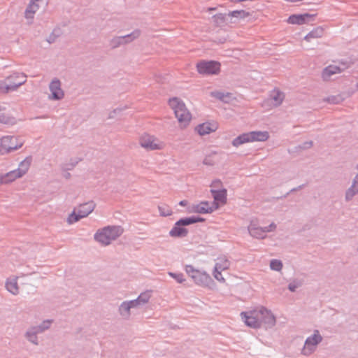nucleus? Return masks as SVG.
<instances>
[{
	"mask_svg": "<svg viewBox=\"0 0 358 358\" xmlns=\"http://www.w3.org/2000/svg\"><path fill=\"white\" fill-rule=\"evenodd\" d=\"M323 34V29L322 28H317L305 36V40L310 41L312 38H320Z\"/></svg>",
	"mask_w": 358,
	"mask_h": 358,
	"instance_id": "obj_27",
	"label": "nucleus"
},
{
	"mask_svg": "<svg viewBox=\"0 0 358 358\" xmlns=\"http://www.w3.org/2000/svg\"><path fill=\"white\" fill-rule=\"evenodd\" d=\"M357 193H358V175L356 176L352 187L346 193L347 199H351Z\"/></svg>",
	"mask_w": 358,
	"mask_h": 358,
	"instance_id": "obj_26",
	"label": "nucleus"
},
{
	"mask_svg": "<svg viewBox=\"0 0 358 358\" xmlns=\"http://www.w3.org/2000/svg\"><path fill=\"white\" fill-rule=\"evenodd\" d=\"M221 64L216 61H200L196 64V70L203 75H216L220 71Z\"/></svg>",
	"mask_w": 358,
	"mask_h": 358,
	"instance_id": "obj_9",
	"label": "nucleus"
},
{
	"mask_svg": "<svg viewBox=\"0 0 358 358\" xmlns=\"http://www.w3.org/2000/svg\"><path fill=\"white\" fill-rule=\"evenodd\" d=\"M217 161V153L215 151H208L204 155L203 164L206 166H212L215 165Z\"/></svg>",
	"mask_w": 358,
	"mask_h": 358,
	"instance_id": "obj_19",
	"label": "nucleus"
},
{
	"mask_svg": "<svg viewBox=\"0 0 358 358\" xmlns=\"http://www.w3.org/2000/svg\"><path fill=\"white\" fill-rule=\"evenodd\" d=\"M150 298V292H144L143 294H141L136 300H135L136 301H137V305L140 304V303H147L149 299Z\"/></svg>",
	"mask_w": 358,
	"mask_h": 358,
	"instance_id": "obj_34",
	"label": "nucleus"
},
{
	"mask_svg": "<svg viewBox=\"0 0 358 358\" xmlns=\"http://www.w3.org/2000/svg\"><path fill=\"white\" fill-rule=\"evenodd\" d=\"M138 36H139V32L134 31V33H132L130 35L119 38H118V40L120 41L119 43H127V42L131 41L134 38H137Z\"/></svg>",
	"mask_w": 358,
	"mask_h": 358,
	"instance_id": "obj_31",
	"label": "nucleus"
},
{
	"mask_svg": "<svg viewBox=\"0 0 358 358\" xmlns=\"http://www.w3.org/2000/svg\"><path fill=\"white\" fill-rule=\"evenodd\" d=\"M186 273L194 282L202 287H209L213 284V280L206 271L194 268L192 265H187L185 268Z\"/></svg>",
	"mask_w": 358,
	"mask_h": 358,
	"instance_id": "obj_6",
	"label": "nucleus"
},
{
	"mask_svg": "<svg viewBox=\"0 0 358 358\" xmlns=\"http://www.w3.org/2000/svg\"><path fill=\"white\" fill-rule=\"evenodd\" d=\"M204 221V219L201 217H186L178 220L175 226L170 231V235L173 237L185 236L187 234V230L182 226L189 225L191 224L200 222Z\"/></svg>",
	"mask_w": 358,
	"mask_h": 358,
	"instance_id": "obj_8",
	"label": "nucleus"
},
{
	"mask_svg": "<svg viewBox=\"0 0 358 358\" xmlns=\"http://www.w3.org/2000/svg\"><path fill=\"white\" fill-rule=\"evenodd\" d=\"M27 336L29 339V341H31V342L33 343H35V338H36V336L34 335V334H29V333L27 334Z\"/></svg>",
	"mask_w": 358,
	"mask_h": 358,
	"instance_id": "obj_39",
	"label": "nucleus"
},
{
	"mask_svg": "<svg viewBox=\"0 0 358 358\" xmlns=\"http://www.w3.org/2000/svg\"><path fill=\"white\" fill-rule=\"evenodd\" d=\"M51 92V98L53 99H60L64 96V92L60 87L59 80H52L50 85Z\"/></svg>",
	"mask_w": 358,
	"mask_h": 358,
	"instance_id": "obj_18",
	"label": "nucleus"
},
{
	"mask_svg": "<svg viewBox=\"0 0 358 358\" xmlns=\"http://www.w3.org/2000/svg\"><path fill=\"white\" fill-rule=\"evenodd\" d=\"M250 134L252 142L266 141L269 138V134L267 131H251Z\"/></svg>",
	"mask_w": 358,
	"mask_h": 358,
	"instance_id": "obj_23",
	"label": "nucleus"
},
{
	"mask_svg": "<svg viewBox=\"0 0 358 358\" xmlns=\"http://www.w3.org/2000/svg\"><path fill=\"white\" fill-rule=\"evenodd\" d=\"M315 15L309 13L294 14L287 19V22L289 24L301 25L308 23L313 20Z\"/></svg>",
	"mask_w": 358,
	"mask_h": 358,
	"instance_id": "obj_16",
	"label": "nucleus"
},
{
	"mask_svg": "<svg viewBox=\"0 0 358 358\" xmlns=\"http://www.w3.org/2000/svg\"><path fill=\"white\" fill-rule=\"evenodd\" d=\"M158 210L160 215L164 217L170 216L173 213L171 208L166 203H161L159 205Z\"/></svg>",
	"mask_w": 358,
	"mask_h": 358,
	"instance_id": "obj_25",
	"label": "nucleus"
},
{
	"mask_svg": "<svg viewBox=\"0 0 358 358\" xmlns=\"http://www.w3.org/2000/svg\"><path fill=\"white\" fill-rule=\"evenodd\" d=\"M321 341L322 337L319 334V332L316 331L312 336L306 339L302 350L303 354L307 356L312 354L315 351L317 345Z\"/></svg>",
	"mask_w": 358,
	"mask_h": 358,
	"instance_id": "obj_12",
	"label": "nucleus"
},
{
	"mask_svg": "<svg viewBox=\"0 0 358 358\" xmlns=\"http://www.w3.org/2000/svg\"><path fill=\"white\" fill-rule=\"evenodd\" d=\"M229 16L237 18H245L250 16V13L244 10H234L229 13Z\"/></svg>",
	"mask_w": 358,
	"mask_h": 358,
	"instance_id": "obj_29",
	"label": "nucleus"
},
{
	"mask_svg": "<svg viewBox=\"0 0 358 358\" xmlns=\"http://www.w3.org/2000/svg\"><path fill=\"white\" fill-rule=\"evenodd\" d=\"M285 99V94L278 88L272 90L269 92L268 98L262 103V107L265 110H270L280 106Z\"/></svg>",
	"mask_w": 358,
	"mask_h": 358,
	"instance_id": "obj_7",
	"label": "nucleus"
},
{
	"mask_svg": "<svg viewBox=\"0 0 358 358\" xmlns=\"http://www.w3.org/2000/svg\"><path fill=\"white\" fill-rule=\"evenodd\" d=\"M13 76L8 78V81L9 84L7 85L6 87V89L7 91L11 90H15L24 83V76H22L21 80L17 82H16V80L13 81Z\"/></svg>",
	"mask_w": 358,
	"mask_h": 358,
	"instance_id": "obj_24",
	"label": "nucleus"
},
{
	"mask_svg": "<svg viewBox=\"0 0 358 358\" xmlns=\"http://www.w3.org/2000/svg\"><path fill=\"white\" fill-rule=\"evenodd\" d=\"M270 266L273 270L280 271L282 268V265L280 261L274 259L271 262Z\"/></svg>",
	"mask_w": 358,
	"mask_h": 358,
	"instance_id": "obj_35",
	"label": "nucleus"
},
{
	"mask_svg": "<svg viewBox=\"0 0 358 358\" xmlns=\"http://www.w3.org/2000/svg\"><path fill=\"white\" fill-rule=\"evenodd\" d=\"M90 213V207L87 203L80 205L75 209L68 217V223L73 224L78 222L80 219L87 217Z\"/></svg>",
	"mask_w": 358,
	"mask_h": 358,
	"instance_id": "obj_13",
	"label": "nucleus"
},
{
	"mask_svg": "<svg viewBox=\"0 0 358 358\" xmlns=\"http://www.w3.org/2000/svg\"><path fill=\"white\" fill-rule=\"evenodd\" d=\"M9 120L8 117H6L4 115H0V122L7 124L8 123Z\"/></svg>",
	"mask_w": 358,
	"mask_h": 358,
	"instance_id": "obj_38",
	"label": "nucleus"
},
{
	"mask_svg": "<svg viewBox=\"0 0 358 358\" xmlns=\"http://www.w3.org/2000/svg\"><path fill=\"white\" fill-rule=\"evenodd\" d=\"M24 141L18 136H5L0 138V154L5 155L20 148Z\"/></svg>",
	"mask_w": 358,
	"mask_h": 358,
	"instance_id": "obj_5",
	"label": "nucleus"
},
{
	"mask_svg": "<svg viewBox=\"0 0 358 358\" xmlns=\"http://www.w3.org/2000/svg\"><path fill=\"white\" fill-rule=\"evenodd\" d=\"M213 196L214 201L212 203L213 206H217V209L220 206H223L227 203V190L222 189L220 191L213 190Z\"/></svg>",
	"mask_w": 358,
	"mask_h": 358,
	"instance_id": "obj_17",
	"label": "nucleus"
},
{
	"mask_svg": "<svg viewBox=\"0 0 358 358\" xmlns=\"http://www.w3.org/2000/svg\"><path fill=\"white\" fill-rule=\"evenodd\" d=\"M295 287H296L295 286H292V285H290L289 286V289H290L291 291H292V292H294V291L295 290Z\"/></svg>",
	"mask_w": 358,
	"mask_h": 358,
	"instance_id": "obj_41",
	"label": "nucleus"
},
{
	"mask_svg": "<svg viewBox=\"0 0 358 358\" xmlns=\"http://www.w3.org/2000/svg\"><path fill=\"white\" fill-rule=\"evenodd\" d=\"M241 317L245 325L253 329L272 327L276 319L272 312L264 306H257L252 310L242 312Z\"/></svg>",
	"mask_w": 358,
	"mask_h": 358,
	"instance_id": "obj_1",
	"label": "nucleus"
},
{
	"mask_svg": "<svg viewBox=\"0 0 358 358\" xmlns=\"http://www.w3.org/2000/svg\"><path fill=\"white\" fill-rule=\"evenodd\" d=\"M217 209V206H213L208 201H202L199 203L192 205L189 210V213H211Z\"/></svg>",
	"mask_w": 358,
	"mask_h": 358,
	"instance_id": "obj_15",
	"label": "nucleus"
},
{
	"mask_svg": "<svg viewBox=\"0 0 358 358\" xmlns=\"http://www.w3.org/2000/svg\"><path fill=\"white\" fill-rule=\"evenodd\" d=\"M230 262L225 257H220L215 260V264L213 271V277L220 282H224L225 279L222 272L229 269Z\"/></svg>",
	"mask_w": 358,
	"mask_h": 358,
	"instance_id": "obj_11",
	"label": "nucleus"
},
{
	"mask_svg": "<svg viewBox=\"0 0 358 358\" xmlns=\"http://www.w3.org/2000/svg\"><path fill=\"white\" fill-rule=\"evenodd\" d=\"M222 189H225L223 187L222 182L220 180H215L212 182L210 185V192L213 193V190L215 191H220Z\"/></svg>",
	"mask_w": 358,
	"mask_h": 358,
	"instance_id": "obj_32",
	"label": "nucleus"
},
{
	"mask_svg": "<svg viewBox=\"0 0 358 358\" xmlns=\"http://www.w3.org/2000/svg\"><path fill=\"white\" fill-rule=\"evenodd\" d=\"M137 306V301H131L129 302H124L120 306V312L122 315L128 314L131 308Z\"/></svg>",
	"mask_w": 358,
	"mask_h": 358,
	"instance_id": "obj_28",
	"label": "nucleus"
},
{
	"mask_svg": "<svg viewBox=\"0 0 358 358\" xmlns=\"http://www.w3.org/2000/svg\"><path fill=\"white\" fill-rule=\"evenodd\" d=\"M179 204L180 206H185L187 204V201L186 200H183V201H180Z\"/></svg>",
	"mask_w": 358,
	"mask_h": 358,
	"instance_id": "obj_40",
	"label": "nucleus"
},
{
	"mask_svg": "<svg viewBox=\"0 0 358 358\" xmlns=\"http://www.w3.org/2000/svg\"><path fill=\"white\" fill-rule=\"evenodd\" d=\"M29 167V162H22L17 169L10 171L3 176H1L0 184L11 182L17 178H21L27 172Z\"/></svg>",
	"mask_w": 358,
	"mask_h": 358,
	"instance_id": "obj_10",
	"label": "nucleus"
},
{
	"mask_svg": "<svg viewBox=\"0 0 358 358\" xmlns=\"http://www.w3.org/2000/svg\"><path fill=\"white\" fill-rule=\"evenodd\" d=\"M252 142V139L251 137L250 132H248L244 133L234 138L232 141V145L235 147H238L242 144Z\"/></svg>",
	"mask_w": 358,
	"mask_h": 358,
	"instance_id": "obj_20",
	"label": "nucleus"
},
{
	"mask_svg": "<svg viewBox=\"0 0 358 358\" xmlns=\"http://www.w3.org/2000/svg\"><path fill=\"white\" fill-rule=\"evenodd\" d=\"M211 94L214 97L219 99L220 100H222V101L225 100V98L227 96V95H224L222 93L219 92H212Z\"/></svg>",
	"mask_w": 358,
	"mask_h": 358,
	"instance_id": "obj_37",
	"label": "nucleus"
},
{
	"mask_svg": "<svg viewBox=\"0 0 358 358\" xmlns=\"http://www.w3.org/2000/svg\"><path fill=\"white\" fill-rule=\"evenodd\" d=\"M17 278L12 277L8 279L6 287L8 292L13 294H17L19 292V287L17 285Z\"/></svg>",
	"mask_w": 358,
	"mask_h": 358,
	"instance_id": "obj_22",
	"label": "nucleus"
},
{
	"mask_svg": "<svg viewBox=\"0 0 358 358\" xmlns=\"http://www.w3.org/2000/svg\"><path fill=\"white\" fill-rule=\"evenodd\" d=\"M357 87H358V83H357Z\"/></svg>",
	"mask_w": 358,
	"mask_h": 358,
	"instance_id": "obj_42",
	"label": "nucleus"
},
{
	"mask_svg": "<svg viewBox=\"0 0 358 358\" xmlns=\"http://www.w3.org/2000/svg\"><path fill=\"white\" fill-rule=\"evenodd\" d=\"M218 129V124L216 122H206L195 127L194 131L199 136H205L215 132Z\"/></svg>",
	"mask_w": 358,
	"mask_h": 358,
	"instance_id": "obj_14",
	"label": "nucleus"
},
{
	"mask_svg": "<svg viewBox=\"0 0 358 358\" xmlns=\"http://www.w3.org/2000/svg\"><path fill=\"white\" fill-rule=\"evenodd\" d=\"M341 69L340 67L335 65H329L326 67L322 72V78L324 80L329 79L331 76L337 73H340Z\"/></svg>",
	"mask_w": 358,
	"mask_h": 358,
	"instance_id": "obj_21",
	"label": "nucleus"
},
{
	"mask_svg": "<svg viewBox=\"0 0 358 358\" xmlns=\"http://www.w3.org/2000/svg\"><path fill=\"white\" fill-rule=\"evenodd\" d=\"M123 233L120 227H106L99 230L94 235L96 241L102 245H109L113 241L117 238Z\"/></svg>",
	"mask_w": 358,
	"mask_h": 358,
	"instance_id": "obj_3",
	"label": "nucleus"
},
{
	"mask_svg": "<svg viewBox=\"0 0 358 358\" xmlns=\"http://www.w3.org/2000/svg\"><path fill=\"white\" fill-rule=\"evenodd\" d=\"M169 275L173 278H174L179 283H182L185 281V278L182 273H175L169 272Z\"/></svg>",
	"mask_w": 358,
	"mask_h": 358,
	"instance_id": "obj_36",
	"label": "nucleus"
},
{
	"mask_svg": "<svg viewBox=\"0 0 358 358\" xmlns=\"http://www.w3.org/2000/svg\"><path fill=\"white\" fill-rule=\"evenodd\" d=\"M38 8V6L34 2H31L26 10V17L27 18H32L34 14L36 13Z\"/></svg>",
	"mask_w": 358,
	"mask_h": 358,
	"instance_id": "obj_30",
	"label": "nucleus"
},
{
	"mask_svg": "<svg viewBox=\"0 0 358 358\" xmlns=\"http://www.w3.org/2000/svg\"><path fill=\"white\" fill-rule=\"evenodd\" d=\"M269 227L271 228V229H267L266 231H262V229H250V232L253 236H255L257 238H260V237H262V234L259 233L260 231L265 232V231H271L273 228H275V226L272 224L269 226Z\"/></svg>",
	"mask_w": 358,
	"mask_h": 358,
	"instance_id": "obj_33",
	"label": "nucleus"
},
{
	"mask_svg": "<svg viewBox=\"0 0 358 358\" xmlns=\"http://www.w3.org/2000/svg\"><path fill=\"white\" fill-rule=\"evenodd\" d=\"M169 107L173 110L180 129L187 128L192 120V114L180 98L173 96L168 99Z\"/></svg>",
	"mask_w": 358,
	"mask_h": 358,
	"instance_id": "obj_2",
	"label": "nucleus"
},
{
	"mask_svg": "<svg viewBox=\"0 0 358 358\" xmlns=\"http://www.w3.org/2000/svg\"><path fill=\"white\" fill-rule=\"evenodd\" d=\"M140 146L147 151L161 150L165 148V143L155 135L143 133L138 137Z\"/></svg>",
	"mask_w": 358,
	"mask_h": 358,
	"instance_id": "obj_4",
	"label": "nucleus"
}]
</instances>
